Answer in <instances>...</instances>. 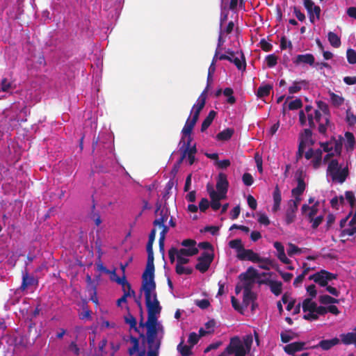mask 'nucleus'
<instances>
[{
  "mask_svg": "<svg viewBox=\"0 0 356 356\" xmlns=\"http://www.w3.org/2000/svg\"><path fill=\"white\" fill-rule=\"evenodd\" d=\"M299 121L302 126L308 125L310 128H315L318 124V130L323 134H325L330 124L327 117L322 116L321 111L311 105H307L304 110L300 111Z\"/></svg>",
  "mask_w": 356,
  "mask_h": 356,
  "instance_id": "f257e3e1",
  "label": "nucleus"
},
{
  "mask_svg": "<svg viewBox=\"0 0 356 356\" xmlns=\"http://www.w3.org/2000/svg\"><path fill=\"white\" fill-rule=\"evenodd\" d=\"M349 174L348 165L339 163L337 159H332L327 164L326 177L332 182L343 184Z\"/></svg>",
  "mask_w": 356,
  "mask_h": 356,
  "instance_id": "f03ea898",
  "label": "nucleus"
},
{
  "mask_svg": "<svg viewBox=\"0 0 356 356\" xmlns=\"http://www.w3.org/2000/svg\"><path fill=\"white\" fill-rule=\"evenodd\" d=\"M238 278L241 286L238 284L235 289H251L254 284L261 282L259 273L252 266L249 267L245 273H241Z\"/></svg>",
  "mask_w": 356,
  "mask_h": 356,
  "instance_id": "7ed1b4c3",
  "label": "nucleus"
},
{
  "mask_svg": "<svg viewBox=\"0 0 356 356\" xmlns=\"http://www.w3.org/2000/svg\"><path fill=\"white\" fill-rule=\"evenodd\" d=\"M309 279L313 280L321 286H326L325 289H336V288L332 286V284H334L332 281L337 279L336 274L323 270L313 275H310Z\"/></svg>",
  "mask_w": 356,
  "mask_h": 356,
  "instance_id": "20e7f679",
  "label": "nucleus"
},
{
  "mask_svg": "<svg viewBox=\"0 0 356 356\" xmlns=\"http://www.w3.org/2000/svg\"><path fill=\"white\" fill-rule=\"evenodd\" d=\"M204 104L202 103L196 102L193 105L191 111V115L193 113V117L191 118V115L188 118L184 127L181 130V134L184 136L191 134L193 127H195L201 110L204 108Z\"/></svg>",
  "mask_w": 356,
  "mask_h": 356,
  "instance_id": "39448f33",
  "label": "nucleus"
},
{
  "mask_svg": "<svg viewBox=\"0 0 356 356\" xmlns=\"http://www.w3.org/2000/svg\"><path fill=\"white\" fill-rule=\"evenodd\" d=\"M147 314H159L161 307L157 299L156 291H144Z\"/></svg>",
  "mask_w": 356,
  "mask_h": 356,
  "instance_id": "423d86ee",
  "label": "nucleus"
},
{
  "mask_svg": "<svg viewBox=\"0 0 356 356\" xmlns=\"http://www.w3.org/2000/svg\"><path fill=\"white\" fill-rule=\"evenodd\" d=\"M238 259L241 261H250L254 263L263 264L259 265V267L263 269H266V264L269 263L268 258L261 257L252 250L245 248L243 250V252L238 255Z\"/></svg>",
  "mask_w": 356,
  "mask_h": 356,
  "instance_id": "0eeeda50",
  "label": "nucleus"
},
{
  "mask_svg": "<svg viewBox=\"0 0 356 356\" xmlns=\"http://www.w3.org/2000/svg\"><path fill=\"white\" fill-rule=\"evenodd\" d=\"M157 314H147V321L145 323L147 331V341L149 346H152L155 341L158 332Z\"/></svg>",
  "mask_w": 356,
  "mask_h": 356,
  "instance_id": "6e6552de",
  "label": "nucleus"
},
{
  "mask_svg": "<svg viewBox=\"0 0 356 356\" xmlns=\"http://www.w3.org/2000/svg\"><path fill=\"white\" fill-rule=\"evenodd\" d=\"M113 141V136L111 133L105 130L104 131H101L99 134L98 138L92 143V149H95L97 147V145H102L104 148L110 149V152H112L113 149L111 148V143Z\"/></svg>",
  "mask_w": 356,
  "mask_h": 356,
  "instance_id": "1a4fd4ad",
  "label": "nucleus"
},
{
  "mask_svg": "<svg viewBox=\"0 0 356 356\" xmlns=\"http://www.w3.org/2000/svg\"><path fill=\"white\" fill-rule=\"evenodd\" d=\"M181 245L183 246L182 248L179 250L181 254H184L186 257H192L197 254L199 252L197 243L193 239H184L181 241Z\"/></svg>",
  "mask_w": 356,
  "mask_h": 356,
  "instance_id": "9d476101",
  "label": "nucleus"
},
{
  "mask_svg": "<svg viewBox=\"0 0 356 356\" xmlns=\"http://www.w3.org/2000/svg\"><path fill=\"white\" fill-rule=\"evenodd\" d=\"M302 310L305 313L307 314L303 316V318L307 321H315L317 320V316L314 314V311L317 306V304L312 301V298H306L303 300Z\"/></svg>",
  "mask_w": 356,
  "mask_h": 356,
  "instance_id": "9b49d317",
  "label": "nucleus"
},
{
  "mask_svg": "<svg viewBox=\"0 0 356 356\" xmlns=\"http://www.w3.org/2000/svg\"><path fill=\"white\" fill-rule=\"evenodd\" d=\"M142 280V286L140 289H155L154 269H145L143 273Z\"/></svg>",
  "mask_w": 356,
  "mask_h": 356,
  "instance_id": "f8f14e48",
  "label": "nucleus"
},
{
  "mask_svg": "<svg viewBox=\"0 0 356 356\" xmlns=\"http://www.w3.org/2000/svg\"><path fill=\"white\" fill-rule=\"evenodd\" d=\"M296 187L291 190L292 196H301L306 188V184L304 181L303 170L298 169L296 172Z\"/></svg>",
  "mask_w": 356,
  "mask_h": 356,
  "instance_id": "ddd939ff",
  "label": "nucleus"
},
{
  "mask_svg": "<svg viewBox=\"0 0 356 356\" xmlns=\"http://www.w3.org/2000/svg\"><path fill=\"white\" fill-rule=\"evenodd\" d=\"M192 142V137L191 134L184 136L182 134L181 138L179 142V150L180 152H184L186 150V155L191 154H195L197 152V149L195 145H191Z\"/></svg>",
  "mask_w": 356,
  "mask_h": 356,
  "instance_id": "4468645a",
  "label": "nucleus"
},
{
  "mask_svg": "<svg viewBox=\"0 0 356 356\" xmlns=\"http://www.w3.org/2000/svg\"><path fill=\"white\" fill-rule=\"evenodd\" d=\"M212 260L213 255L207 252H204L198 257L195 268L201 273H204L209 269Z\"/></svg>",
  "mask_w": 356,
  "mask_h": 356,
  "instance_id": "2eb2a0df",
  "label": "nucleus"
},
{
  "mask_svg": "<svg viewBox=\"0 0 356 356\" xmlns=\"http://www.w3.org/2000/svg\"><path fill=\"white\" fill-rule=\"evenodd\" d=\"M156 209L155 213H157L159 211L160 217L154 220L153 225L154 226L163 225V224H165V222L167 221L170 215L169 209L165 206L161 209V204L159 202H156Z\"/></svg>",
  "mask_w": 356,
  "mask_h": 356,
  "instance_id": "dca6fc26",
  "label": "nucleus"
},
{
  "mask_svg": "<svg viewBox=\"0 0 356 356\" xmlns=\"http://www.w3.org/2000/svg\"><path fill=\"white\" fill-rule=\"evenodd\" d=\"M293 63L296 65H309L313 67L315 65V58L313 54L309 53L298 54L293 59Z\"/></svg>",
  "mask_w": 356,
  "mask_h": 356,
  "instance_id": "f3484780",
  "label": "nucleus"
},
{
  "mask_svg": "<svg viewBox=\"0 0 356 356\" xmlns=\"http://www.w3.org/2000/svg\"><path fill=\"white\" fill-rule=\"evenodd\" d=\"M109 278L111 281L117 283L118 284L122 286L123 289H131V284L127 280L126 276L123 274L121 277L118 275L116 273V269L110 270V273H108Z\"/></svg>",
  "mask_w": 356,
  "mask_h": 356,
  "instance_id": "a211bd4d",
  "label": "nucleus"
},
{
  "mask_svg": "<svg viewBox=\"0 0 356 356\" xmlns=\"http://www.w3.org/2000/svg\"><path fill=\"white\" fill-rule=\"evenodd\" d=\"M228 188V181L227 180L226 176L222 174L219 175V177L216 183V189L217 195L221 196V197H227V192Z\"/></svg>",
  "mask_w": 356,
  "mask_h": 356,
  "instance_id": "6ab92c4d",
  "label": "nucleus"
},
{
  "mask_svg": "<svg viewBox=\"0 0 356 356\" xmlns=\"http://www.w3.org/2000/svg\"><path fill=\"white\" fill-rule=\"evenodd\" d=\"M207 191L211 200V207L214 211L218 210L221 207L220 201L224 200L226 197H221L220 195H217V192L213 188V187L207 186Z\"/></svg>",
  "mask_w": 356,
  "mask_h": 356,
  "instance_id": "aec40b11",
  "label": "nucleus"
},
{
  "mask_svg": "<svg viewBox=\"0 0 356 356\" xmlns=\"http://www.w3.org/2000/svg\"><path fill=\"white\" fill-rule=\"evenodd\" d=\"M229 62L234 63L238 70L245 71L246 68V62L243 53L236 51V55L234 57L230 56Z\"/></svg>",
  "mask_w": 356,
  "mask_h": 356,
  "instance_id": "412c9836",
  "label": "nucleus"
},
{
  "mask_svg": "<svg viewBox=\"0 0 356 356\" xmlns=\"http://www.w3.org/2000/svg\"><path fill=\"white\" fill-rule=\"evenodd\" d=\"M232 355L234 356H245L246 350L243 345L241 343L238 338L231 339Z\"/></svg>",
  "mask_w": 356,
  "mask_h": 356,
  "instance_id": "4be33fe9",
  "label": "nucleus"
},
{
  "mask_svg": "<svg viewBox=\"0 0 356 356\" xmlns=\"http://www.w3.org/2000/svg\"><path fill=\"white\" fill-rule=\"evenodd\" d=\"M314 141L312 140V132L310 129H305L299 136V144L303 146L312 145Z\"/></svg>",
  "mask_w": 356,
  "mask_h": 356,
  "instance_id": "5701e85b",
  "label": "nucleus"
},
{
  "mask_svg": "<svg viewBox=\"0 0 356 356\" xmlns=\"http://www.w3.org/2000/svg\"><path fill=\"white\" fill-rule=\"evenodd\" d=\"M305 343L302 341L293 342L286 345L284 350L288 355H293L295 353L300 351L305 348Z\"/></svg>",
  "mask_w": 356,
  "mask_h": 356,
  "instance_id": "b1692460",
  "label": "nucleus"
},
{
  "mask_svg": "<svg viewBox=\"0 0 356 356\" xmlns=\"http://www.w3.org/2000/svg\"><path fill=\"white\" fill-rule=\"evenodd\" d=\"M340 343V339L334 337L332 339L321 340L317 345L314 346V348H321L323 350H328L333 346L338 345Z\"/></svg>",
  "mask_w": 356,
  "mask_h": 356,
  "instance_id": "393cba45",
  "label": "nucleus"
},
{
  "mask_svg": "<svg viewBox=\"0 0 356 356\" xmlns=\"http://www.w3.org/2000/svg\"><path fill=\"white\" fill-rule=\"evenodd\" d=\"M274 248L277 250V257L283 264H290V259L286 257L284 252V247L281 242L276 241L273 244Z\"/></svg>",
  "mask_w": 356,
  "mask_h": 356,
  "instance_id": "a878e982",
  "label": "nucleus"
},
{
  "mask_svg": "<svg viewBox=\"0 0 356 356\" xmlns=\"http://www.w3.org/2000/svg\"><path fill=\"white\" fill-rule=\"evenodd\" d=\"M273 205L272 207V211L275 213L280 209V204L282 202L281 191L277 185L275 186L273 192Z\"/></svg>",
  "mask_w": 356,
  "mask_h": 356,
  "instance_id": "bb28decb",
  "label": "nucleus"
},
{
  "mask_svg": "<svg viewBox=\"0 0 356 356\" xmlns=\"http://www.w3.org/2000/svg\"><path fill=\"white\" fill-rule=\"evenodd\" d=\"M303 3L307 13H313L314 15H316V19L318 20L321 12L320 6H316L312 0H304Z\"/></svg>",
  "mask_w": 356,
  "mask_h": 356,
  "instance_id": "cd10ccee",
  "label": "nucleus"
},
{
  "mask_svg": "<svg viewBox=\"0 0 356 356\" xmlns=\"http://www.w3.org/2000/svg\"><path fill=\"white\" fill-rule=\"evenodd\" d=\"M257 298L256 293L254 291H244L242 305L243 309H247L250 304H252V307L254 308V301Z\"/></svg>",
  "mask_w": 356,
  "mask_h": 356,
  "instance_id": "c85d7f7f",
  "label": "nucleus"
},
{
  "mask_svg": "<svg viewBox=\"0 0 356 356\" xmlns=\"http://www.w3.org/2000/svg\"><path fill=\"white\" fill-rule=\"evenodd\" d=\"M354 332L341 334L340 335L341 343L344 345L354 344L356 348V327Z\"/></svg>",
  "mask_w": 356,
  "mask_h": 356,
  "instance_id": "c756f323",
  "label": "nucleus"
},
{
  "mask_svg": "<svg viewBox=\"0 0 356 356\" xmlns=\"http://www.w3.org/2000/svg\"><path fill=\"white\" fill-rule=\"evenodd\" d=\"M334 139V138L330 140V141L321 143V147L323 148V150L327 152V154L324 157V162L327 161L331 156L334 155L333 152V148L334 145V144H333Z\"/></svg>",
  "mask_w": 356,
  "mask_h": 356,
  "instance_id": "7c9ffc66",
  "label": "nucleus"
},
{
  "mask_svg": "<svg viewBox=\"0 0 356 356\" xmlns=\"http://www.w3.org/2000/svg\"><path fill=\"white\" fill-rule=\"evenodd\" d=\"M228 3L225 0H220V25L224 23L228 19Z\"/></svg>",
  "mask_w": 356,
  "mask_h": 356,
  "instance_id": "2f4dec72",
  "label": "nucleus"
},
{
  "mask_svg": "<svg viewBox=\"0 0 356 356\" xmlns=\"http://www.w3.org/2000/svg\"><path fill=\"white\" fill-rule=\"evenodd\" d=\"M229 246L235 250L236 252V257L238 259V255L241 252H243V250H245V248L243 247V245L242 244V241L240 238L232 240L229 242Z\"/></svg>",
  "mask_w": 356,
  "mask_h": 356,
  "instance_id": "473e14b6",
  "label": "nucleus"
},
{
  "mask_svg": "<svg viewBox=\"0 0 356 356\" xmlns=\"http://www.w3.org/2000/svg\"><path fill=\"white\" fill-rule=\"evenodd\" d=\"M345 147L348 152L353 151L355 144V136L353 133L347 131L345 134Z\"/></svg>",
  "mask_w": 356,
  "mask_h": 356,
  "instance_id": "72a5a7b5",
  "label": "nucleus"
},
{
  "mask_svg": "<svg viewBox=\"0 0 356 356\" xmlns=\"http://www.w3.org/2000/svg\"><path fill=\"white\" fill-rule=\"evenodd\" d=\"M216 115V112L214 111H210L208 115L206 117V118L203 120L201 126V131L204 132L205 131L207 128L211 124L212 122L213 121Z\"/></svg>",
  "mask_w": 356,
  "mask_h": 356,
  "instance_id": "f704fd0d",
  "label": "nucleus"
},
{
  "mask_svg": "<svg viewBox=\"0 0 356 356\" xmlns=\"http://www.w3.org/2000/svg\"><path fill=\"white\" fill-rule=\"evenodd\" d=\"M273 89V86L270 84H264L260 86L257 91V95L259 98L265 97L269 95L270 90Z\"/></svg>",
  "mask_w": 356,
  "mask_h": 356,
  "instance_id": "c9c22d12",
  "label": "nucleus"
},
{
  "mask_svg": "<svg viewBox=\"0 0 356 356\" xmlns=\"http://www.w3.org/2000/svg\"><path fill=\"white\" fill-rule=\"evenodd\" d=\"M327 40L330 44L334 48H338L341 46L340 38L334 32L330 31L327 33Z\"/></svg>",
  "mask_w": 356,
  "mask_h": 356,
  "instance_id": "e433bc0d",
  "label": "nucleus"
},
{
  "mask_svg": "<svg viewBox=\"0 0 356 356\" xmlns=\"http://www.w3.org/2000/svg\"><path fill=\"white\" fill-rule=\"evenodd\" d=\"M307 81H305V80H301V81H294L293 83L292 86H291L289 88V92L290 94L297 93L299 91H300L302 88L303 86H305L307 85Z\"/></svg>",
  "mask_w": 356,
  "mask_h": 356,
  "instance_id": "4c0bfd02",
  "label": "nucleus"
},
{
  "mask_svg": "<svg viewBox=\"0 0 356 356\" xmlns=\"http://www.w3.org/2000/svg\"><path fill=\"white\" fill-rule=\"evenodd\" d=\"M234 133V129L227 128L218 134L217 138L219 140H227L232 138Z\"/></svg>",
  "mask_w": 356,
  "mask_h": 356,
  "instance_id": "58836bf2",
  "label": "nucleus"
},
{
  "mask_svg": "<svg viewBox=\"0 0 356 356\" xmlns=\"http://www.w3.org/2000/svg\"><path fill=\"white\" fill-rule=\"evenodd\" d=\"M38 279L33 276L26 273L24 274V289L29 286H34L38 284Z\"/></svg>",
  "mask_w": 356,
  "mask_h": 356,
  "instance_id": "ea45409f",
  "label": "nucleus"
},
{
  "mask_svg": "<svg viewBox=\"0 0 356 356\" xmlns=\"http://www.w3.org/2000/svg\"><path fill=\"white\" fill-rule=\"evenodd\" d=\"M234 90L231 88H225L223 90L224 96L227 97L226 102L227 104L230 105H233L236 103V99L235 97L233 95Z\"/></svg>",
  "mask_w": 356,
  "mask_h": 356,
  "instance_id": "a19ab883",
  "label": "nucleus"
},
{
  "mask_svg": "<svg viewBox=\"0 0 356 356\" xmlns=\"http://www.w3.org/2000/svg\"><path fill=\"white\" fill-rule=\"evenodd\" d=\"M287 332L288 333L281 332V334H280L281 341L283 343H288L291 340H292L295 338H297L298 337V334L297 333L292 332L291 330H288Z\"/></svg>",
  "mask_w": 356,
  "mask_h": 356,
  "instance_id": "79ce46f5",
  "label": "nucleus"
},
{
  "mask_svg": "<svg viewBox=\"0 0 356 356\" xmlns=\"http://www.w3.org/2000/svg\"><path fill=\"white\" fill-rule=\"evenodd\" d=\"M184 340L182 339L179 344L177 346V350L182 356H189L192 354L191 348L187 345H184Z\"/></svg>",
  "mask_w": 356,
  "mask_h": 356,
  "instance_id": "37998d69",
  "label": "nucleus"
},
{
  "mask_svg": "<svg viewBox=\"0 0 356 356\" xmlns=\"http://www.w3.org/2000/svg\"><path fill=\"white\" fill-rule=\"evenodd\" d=\"M124 321L127 324H129L130 328L134 329L136 332H139L138 328L137 327V321L136 318L131 314H128L124 316Z\"/></svg>",
  "mask_w": 356,
  "mask_h": 356,
  "instance_id": "c03bdc74",
  "label": "nucleus"
},
{
  "mask_svg": "<svg viewBox=\"0 0 356 356\" xmlns=\"http://www.w3.org/2000/svg\"><path fill=\"white\" fill-rule=\"evenodd\" d=\"M297 209L289 207L286 211L285 222L287 225L292 223L296 218V213Z\"/></svg>",
  "mask_w": 356,
  "mask_h": 356,
  "instance_id": "a18cd8bd",
  "label": "nucleus"
},
{
  "mask_svg": "<svg viewBox=\"0 0 356 356\" xmlns=\"http://www.w3.org/2000/svg\"><path fill=\"white\" fill-rule=\"evenodd\" d=\"M330 101L334 106H340L343 104L344 99L332 92H330Z\"/></svg>",
  "mask_w": 356,
  "mask_h": 356,
  "instance_id": "49530a36",
  "label": "nucleus"
},
{
  "mask_svg": "<svg viewBox=\"0 0 356 356\" xmlns=\"http://www.w3.org/2000/svg\"><path fill=\"white\" fill-rule=\"evenodd\" d=\"M302 252V250L293 243H289L288 244L287 254L289 257H293L296 254H301Z\"/></svg>",
  "mask_w": 356,
  "mask_h": 356,
  "instance_id": "de8ad7c7",
  "label": "nucleus"
},
{
  "mask_svg": "<svg viewBox=\"0 0 356 356\" xmlns=\"http://www.w3.org/2000/svg\"><path fill=\"white\" fill-rule=\"evenodd\" d=\"M130 341H131V343L133 344V346H132V347H131L128 349V353L130 355H133L137 351H138L139 340L135 337L130 336Z\"/></svg>",
  "mask_w": 356,
  "mask_h": 356,
  "instance_id": "09e8293b",
  "label": "nucleus"
},
{
  "mask_svg": "<svg viewBox=\"0 0 356 356\" xmlns=\"http://www.w3.org/2000/svg\"><path fill=\"white\" fill-rule=\"evenodd\" d=\"M318 108L322 111V116L327 117V120H330V110L327 104L322 101H318L316 102Z\"/></svg>",
  "mask_w": 356,
  "mask_h": 356,
  "instance_id": "8fccbe9b",
  "label": "nucleus"
},
{
  "mask_svg": "<svg viewBox=\"0 0 356 356\" xmlns=\"http://www.w3.org/2000/svg\"><path fill=\"white\" fill-rule=\"evenodd\" d=\"M319 301L323 305H329L333 303H338L339 302V299L331 297L328 295H323L319 297Z\"/></svg>",
  "mask_w": 356,
  "mask_h": 356,
  "instance_id": "3c124183",
  "label": "nucleus"
},
{
  "mask_svg": "<svg viewBox=\"0 0 356 356\" xmlns=\"http://www.w3.org/2000/svg\"><path fill=\"white\" fill-rule=\"evenodd\" d=\"M278 57L275 54L267 55L265 58L267 66L270 68L274 67L277 64Z\"/></svg>",
  "mask_w": 356,
  "mask_h": 356,
  "instance_id": "603ef678",
  "label": "nucleus"
},
{
  "mask_svg": "<svg viewBox=\"0 0 356 356\" xmlns=\"http://www.w3.org/2000/svg\"><path fill=\"white\" fill-rule=\"evenodd\" d=\"M175 271L179 275H191L193 273V270L191 267H185L183 265H176Z\"/></svg>",
  "mask_w": 356,
  "mask_h": 356,
  "instance_id": "864d4df0",
  "label": "nucleus"
},
{
  "mask_svg": "<svg viewBox=\"0 0 356 356\" xmlns=\"http://www.w3.org/2000/svg\"><path fill=\"white\" fill-rule=\"evenodd\" d=\"M234 24L232 21H230L228 22V24L224 26V25H220L219 26V32L225 35V34H229L232 32L234 30Z\"/></svg>",
  "mask_w": 356,
  "mask_h": 356,
  "instance_id": "5fc2aeb1",
  "label": "nucleus"
},
{
  "mask_svg": "<svg viewBox=\"0 0 356 356\" xmlns=\"http://www.w3.org/2000/svg\"><path fill=\"white\" fill-rule=\"evenodd\" d=\"M90 218L92 220L95 225L99 226L102 223L101 216L99 212L95 211V204L92 205V210L90 214Z\"/></svg>",
  "mask_w": 356,
  "mask_h": 356,
  "instance_id": "6e6d98bb",
  "label": "nucleus"
},
{
  "mask_svg": "<svg viewBox=\"0 0 356 356\" xmlns=\"http://www.w3.org/2000/svg\"><path fill=\"white\" fill-rule=\"evenodd\" d=\"M135 296V291H124L123 296L117 300V305L120 307L122 303L127 302V297Z\"/></svg>",
  "mask_w": 356,
  "mask_h": 356,
  "instance_id": "4d7b16f0",
  "label": "nucleus"
},
{
  "mask_svg": "<svg viewBox=\"0 0 356 356\" xmlns=\"http://www.w3.org/2000/svg\"><path fill=\"white\" fill-rule=\"evenodd\" d=\"M231 302H232V307H234V309L240 312L241 314H243V305L242 303L240 304L238 299L236 298L234 296H232L231 297Z\"/></svg>",
  "mask_w": 356,
  "mask_h": 356,
  "instance_id": "13d9d810",
  "label": "nucleus"
},
{
  "mask_svg": "<svg viewBox=\"0 0 356 356\" xmlns=\"http://www.w3.org/2000/svg\"><path fill=\"white\" fill-rule=\"evenodd\" d=\"M348 62L350 64L356 63V51L353 49H348L346 52Z\"/></svg>",
  "mask_w": 356,
  "mask_h": 356,
  "instance_id": "bf43d9fd",
  "label": "nucleus"
},
{
  "mask_svg": "<svg viewBox=\"0 0 356 356\" xmlns=\"http://www.w3.org/2000/svg\"><path fill=\"white\" fill-rule=\"evenodd\" d=\"M346 118L349 125H355L356 124V115L350 110H347Z\"/></svg>",
  "mask_w": 356,
  "mask_h": 356,
  "instance_id": "052dcab7",
  "label": "nucleus"
},
{
  "mask_svg": "<svg viewBox=\"0 0 356 356\" xmlns=\"http://www.w3.org/2000/svg\"><path fill=\"white\" fill-rule=\"evenodd\" d=\"M286 48L292 49L293 45L289 40H287L285 36H283L280 39V49L282 50L286 49Z\"/></svg>",
  "mask_w": 356,
  "mask_h": 356,
  "instance_id": "680f3d73",
  "label": "nucleus"
},
{
  "mask_svg": "<svg viewBox=\"0 0 356 356\" xmlns=\"http://www.w3.org/2000/svg\"><path fill=\"white\" fill-rule=\"evenodd\" d=\"M173 185H174V184L171 180L168 181L167 182V184H165V188H164V193L163 194V198L164 200H166L167 199L169 198V194L173 187Z\"/></svg>",
  "mask_w": 356,
  "mask_h": 356,
  "instance_id": "e2e57ef3",
  "label": "nucleus"
},
{
  "mask_svg": "<svg viewBox=\"0 0 356 356\" xmlns=\"http://www.w3.org/2000/svg\"><path fill=\"white\" fill-rule=\"evenodd\" d=\"M302 105V101L300 99L297 98L295 100H293L289 104V110H296L300 108Z\"/></svg>",
  "mask_w": 356,
  "mask_h": 356,
  "instance_id": "0e129e2a",
  "label": "nucleus"
},
{
  "mask_svg": "<svg viewBox=\"0 0 356 356\" xmlns=\"http://www.w3.org/2000/svg\"><path fill=\"white\" fill-rule=\"evenodd\" d=\"M242 180H243V184L247 186H251L254 182L252 176L250 173H248V172H245L243 174V175L242 177Z\"/></svg>",
  "mask_w": 356,
  "mask_h": 356,
  "instance_id": "69168bd1",
  "label": "nucleus"
},
{
  "mask_svg": "<svg viewBox=\"0 0 356 356\" xmlns=\"http://www.w3.org/2000/svg\"><path fill=\"white\" fill-rule=\"evenodd\" d=\"M179 251L176 248H171L168 250V256L171 263H173L175 260V257L177 259Z\"/></svg>",
  "mask_w": 356,
  "mask_h": 356,
  "instance_id": "338daca9",
  "label": "nucleus"
},
{
  "mask_svg": "<svg viewBox=\"0 0 356 356\" xmlns=\"http://www.w3.org/2000/svg\"><path fill=\"white\" fill-rule=\"evenodd\" d=\"M195 303L197 307L202 309H207L210 305V302L207 299L195 300Z\"/></svg>",
  "mask_w": 356,
  "mask_h": 356,
  "instance_id": "774afa93",
  "label": "nucleus"
}]
</instances>
